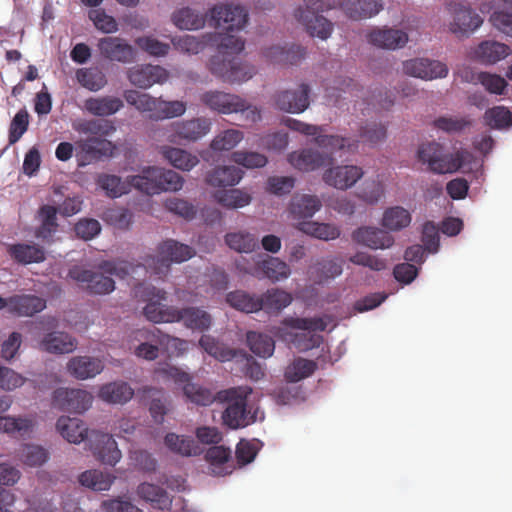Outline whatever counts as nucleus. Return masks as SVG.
I'll use <instances>...</instances> for the list:
<instances>
[{"label":"nucleus","instance_id":"obj_47","mask_svg":"<svg viewBox=\"0 0 512 512\" xmlns=\"http://www.w3.org/2000/svg\"><path fill=\"white\" fill-rule=\"evenodd\" d=\"M257 270L272 281L287 279L291 274L288 264L277 257H267V259L259 262Z\"/></svg>","mask_w":512,"mask_h":512},{"label":"nucleus","instance_id":"obj_20","mask_svg":"<svg viewBox=\"0 0 512 512\" xmlns=\"http://www.w3.org/2000/svg\"><path fill=\"white\" fill-rule=\"evenodd\" d=\"M211 125V120L205 117L176 121L170 126V137L195 142L210 132Z\"/></svg>","mask_w":512,"mask_h":512},{"label":"nucleus","instance_id":"obj_22","mask_svg":"<svg viewBox=\"0 0 512 512\" xmlns=\"http://www.w3.org/2000/svg\"><path fill=\"white\" fill-rule=\"evenodd\" d=\"M511 54V48L496 40L481 41L471 52V58L483 65H494Z\"/></svg>","mask_w":512,"mask_h":512},{"label":"nucleus","instance_id":"obj_23","mask_svg":"<svg viewBox=\"0 0 512 512\" xmlns=\"http://www.w3.org/2000/svg\"><path fill=\"white\" fill-rule=\"evenodd\" d=\"M452 12L453 22L450 24V29L454 34H470L483 23V19L478 13L461 4L454 5Z\"/></svg>","mask_w":512,"mask_h":512},{"label":"nucleus","instance_id":"obj_40","mask_svg":"<svg viewBox=\"0 0 512 512\" xmlns=\"http://www.w3.org/2000/svg\"><path fill=\"white\" fill-rule=\"evenodd\" d=\"M124 98L128 104L134 106L138 111L148 112L149 117L156 120V114L159 113L160 98L136 90H126Z\"/></svg>","mask_w":512,"mask_h":512},{"label":"nucleus","instance_id":"obj_6","mask_svg":"<svg viewBox=\"0 0 512 512\" xmlns=\"http://www.w3.org/2000/svg\"><path fill=\"white\" fill-rule=\"evenodd\" d=\"M200 101L209 109L220 114L245 113L247 120L257 122L261 119L260 111L248 104L240 96L222 91H206L200 95Z\"/></svg>","mask_w":512,"mask_h":512},{"label":"nucleus","instance_id":"obj_10","mask_svg":"<svg viewBox=\"0 0 512 512\" xmlns=\"http://www.w3.org/2000/svg\"><path fill=\"white\" fill-rule=\"evenodd\" d=\"M93 396L86 390L60 387L53 393V404L67 412L83 413L92 404Z\"/></svg>","mask_w":512,"mask_h":512},{"label":"nucleus","instance_id":"obj_1","mask_svg":"<svg viewBox=\"0 0 512 512\" xmlns=\"http://www.w3.org/2000/svg\"><path fill=\"white\" fill-rule=\"evenodd\" d=\"M195 251L188 245L168 239L157 246L156 255L146 254L142 263L134 264L125 260L102 261L99 269L106 274L114 275L120 279L135 273L138 267H144L151 275L158 278L167 276L172 263H181L193 257Z\"/></svg>","mask_w":512,"mask_h":512},{"label":"nucleus","instance_id":"obj_44","mask_svg":"<svg viewBox=\"0 0 512 512\" xmlns=\"http://www.w3.org/2000/svg\"><path fill=\"white\" fill-rule=\"evenodd\" d=\"M259 301L261 309L268 313H278L291 304L292 296L280 289H270L259 296Z\"/></svg>","mask_w":512,"mask_h":512},{"label":"nucleus","instance_id":"obj_5","mask_svg":"<svg viewBox=\"0 0 512 512\" xmlns=\"http://www.w3.org/2000/svg\"><path fill=\"white\" fill-rule=\"evenodd\" d=\"M135 295L146 302L143 314L153 323H173L176 308L163 304L167 300V292L144 283L138 284L134 289Z\"/></svg>","mask_w":512,"mask_h":512},{"label":"nucleus","instance_id":"obj_58","mask_svg":"<svg viewBox=\"0 0 512 512\" xmlns=\"http://www.w3.org/2000/svg\"><path fill=\"white\" fill-rule=\"evenodd\" d=\"M484 121L492 129H506L512 125V114L504 106H495L485 111Z\"/></svg>","mask_w":512,"mask_h":512},{"label":"nucleus","instance_id":"obj_46","mask_svg":"<svg viewBox=\"0 0 512 512\" xmlns=\"http://www.w3.org/2000/svg\"><path fill=\"white\" fill-rule=\"evenodd\" d=\"M226 301L234 309L245 313H253L261 310L259 297L242 290H236L228 293Z\"/></svg>","mask_w":512,"mask_h":512},{"label":"nucleus","instance_id":"obj_2","mask_svg":"<svg viewBox=\"0 0 512 512\" xmlns=\"http://www.w3.org/2000/svg\"><path fill=\"white\" fill-rule=\"evenodd\" d=\"M252 394L249 386H238L217 392V402L226 403L222 413L223 424L230 429L247 427L257 420V412L248 406L247 399Z\"/></svg>","mask_w":512,"mask_h":512},{"label":"nucleus","instance_id":"obj_26","mask_svg":"<svg viewBox=\"0 0 512 512\" xmlns=\"http://www.w3.org/2000/svg\"><path fill=\"white\" fill-rule=\"evenodd\" d=\"M306 50L300 45L292 44L289 47L274 45L264 49L263 56L267 61L280 65H294L304 59Z\"/></svg>","mask_w":512,"mask_h":512},{"label":"nucleus","instance_id":"obj_11","mask_svg":"<svg viewBox=\"0 0 512 512\" xmlns=\"http://www.w3.org/2000/svg\"><path fill=\"white\" fill-rule=\"evenodd\" d=\"M112 148L110 141L100 137H88L75 141V157L78 166L84 167L109 155Z\"/></svg>","mask_w":512,"mask_h":512},{"label":"nucleus","instance_id":"obj_35","mask_svg":"<svg viewBox=\"0 0 512 512\" xmlns=\"http://www.w3.org/2000/svg\"><path fill=\"white\" fill-rule=\"evenodd\" d=\"M171 20L181 30H198L205 26L206 14L190 7H183L173 12Z\"/></svg>","mask_w":512,"mask_h":512},{"label":"nucleus","instance_id":"obj_64","mask_svg":"<svg viewBox=\"0 0 512 512\" xmlns=\"http://www.w3.org/2000/svg\"><path fill=\"white\" fill-rule=\"evenodd\" d=\"M29 117L25 108L15 114L9 126L8 142L10 145L17 143L26 133L29 127Z\"/></svg>","mask_w":512,"mask_h":512},{"label":"nucleus","instance_id":"obj_17","mask_svg":"<svg viewBox=\"0 0 512 512\" xmlns=\"http://www.w3.org/2000/svg\"><path fill=\"white\" fill-rule=\"evenodd\" d=\"M352 240L372 250H385L393 246L395 239L388 230L375 226H361L352 232Z\"/></svg>","mask_w":512,"mask_h":512},{"label":"nucleus","instance_id":"obj_9","mask_svg":"<svg viewBox=\"0 0 512 512\" xmlns=\"http://www.w3.org/2000/svg\"><path fill=\"white\" fill-rule=\"evenodd\" d=\"M248 13L244 7L229 3L215 5L210 10L209 25L226 32L239 31L245 27Z\"/></svg>","mask_w":512,"mask_h":512},{"label":"nucleus","instance_id":"obj_62","mask_svg":"<svg viewBox=\"0 0 512 512\" xmlns=\"http://www.w3.org/2000/svg\"><path fill=\"white\" fill-rule=\"evenodd\" d=\"M199 345L206 353L220 361L231 360L234 357V352L231 349L225 347L210 335H202Z\"/></svg>","mask_w":512,"mask_h":512},{"label":"nucleus","instance_id":"obj_42","mask_svg":"<svg viewBox=\"0 0 512 512\" xmlns=\"http://www.w3.org/2000/svg\"><path fill=\"white\" fill-rule=\"evenodd\" d=\"M137 494L143 500L150 502L154 508L164 510L171 505V499L165 489L151 484L142 483L137 488Z\"/></svg>","mask_w":512,"mask_h":512},{"label":"nucleus","instance_id":"obj_50","mask_svg":"<svg viewBox=\"0 0 512 512\" xmlns=\"http://www.w3.org/2000/svg\"><path fill=\"white\" fill-rule=\"evenodd\" d=\"M225 243L239 253H251L258 247L255 235L246 231L227 233Z\"/></svg>","mask_w":512,"mask_h":512},{"label":"nucleus","instance_id":"obj_7","mask_svg":"<svg viewBox=\"0 0 512 512\" xmlns=\"http://www.w3.org/2000/svg\"><path fill=\"white\" fill-rule=\"evenodd\" d=\"M306 6L295 10V18L305 26L312 37L326 40L333 31V24L319 12L330 9L333 5L330 0H305Z\"/></svg>","mask_w":512,"mask_h":512},{"label":"nucleus","instance_id":"obj_31","mask_svg":"<svg viewBox=\"0 0 512 512\" xmlns=\"http://www.w3.org/2000/svg\"><path fill=\"white\" fill-rule=\"evenodd\" d=\"M46 308V300L30 294L10 297V313L17 316H33Z\"/></svg>","mask_w":512,"mask_h":512},{"label":"nucleus","instance_id":"obj_25","mask_svg":"<svg viewBox=\"0 0 512 512\" xmlns=\"http://www.w3.org/2000/svg\"><path fill=\"white\" fill-rule=\"evenodd\" d=\"M77 344V340L66 332L51 331L39 341L38 347L50 354H68L76 349Z\"/></svg>","mask_w":512,"mask_h":512},{"label":"nucleus","instance_id":"obj_54","mask_svg":"<svg viewBox=\"0 0 512 512\" xmlns=\"http://www.w3.org/2000/svg\"><path fill=\"white\" fill-rule=\"evenodd\" d=\"M234 60L235 57L218 53L210 59L209 69L213 75L221 78L224 82L237 80L239 79L237 72L230 70Z\"/></svg>","mask_w":512,"mask_h":512},{"label":"nucleus","instance_id":"obj_45","mask_svg":"<svg viewBox=\"0 0 512 512\" xmlns=\"http://www.w3.org/2000/svg\"><path fill=\"white\" fill-rule=\"evenodd\" d=\"M73 129L85 135L99 136L100 138L112 134L116 127L113 122L107 119L83 120L73 124Z\"/></svg>","mask_w":512,"mask_h":512},{"label":"nucleus","instance_id":"obj_8","mask_svg":"<svg viewBox=\"0 0 512 512\" xmlns=\"http://www.w3.org/2000/svg\"><path fill=\"white\" fill-rule=\"evenodd\" d=\"M162 372L175 383L183 385V394L188 401L199 406H208L217 402V393L191 381V376L175 366H167Z\"/></svg>","mask_w":512,"mask_h":512},{"label":"nucleus","instance_id":"obj_56","mask_svg":"<svg viewBox=\"0 0 512 512\" xmlns=\"http://www.w3.org/2000/svg\"><path fill=\"white\" fill-rule=\"evenodd\" d=\"M97 184L106 191L107 195L112 198L120 197L130 191V177L127 181H122L119 176L102 174L97 179Z\"/></svg>","mask_w":512,"mask_h":512},{"label":"nucleus","instance_id":"obj_12","mask_svg":"<svg viewBox=\"0 0 512 512\" xmlns=\"http://www.w3.org/2000/svg\"><path fill=\"white\" fill-rule=\"evenodd\" d=\"M89 444L93 455L104 464L114 466L121 459V451L110 434L93 430L90 432Z\"/></svg>","mask_w":512,"mask_h":512},{"label":"nucleus","instance_id":"obj_33","mask_svg":"<svg viewBox=\"0 0 512 512\" xmlns=\"http://www.w3.org/2000/svg\"><path fill=\"white\" fill-rule=\"evenodd\" d=\"M341 6L353 20L371 18L383 9L382 3L377 0H343Z\"/></svg>","mask_w":512,"mask_h":512},{"label":"nucleus","instance_id":"obj_28","mask_svg":"<svg viewBox=\"0 0 512 512\" xmlns=\"http://www.w3.org/2000/svg\"><path fill=\"white\" fill-rule=\"evenodd\" d=\"M368 41L383 49L395 50L408 42V35L399 29H375L368 34Z\"/></svg>","mask_w":512,"mask_h":512},{"label":"nucleus","instance_id":"obj_43","mask_svg":"<svg viewBox=\"0 0 512 512\" xmlns=\"http://www.w3.org/2000/svg\"><path fill=\"white\" fill-rule=\"evenodd\" d=\"M213 198L222 207L227 209L243 208L251 203L249 193L240 189L219 190L213 193Z\"/></svg>","mask_w":512,"mask_h":512},{"label":"nucleus","instance_id":"obj_37","mask_svg":"<svg viewBox=\"0 0 512 512\" xmlns=\"http://www.w3.org/2000/svg\"><path fill=\"white\" fill-rule=\"evenodd\" d=\"M7 251L11 258L20 264L40 263L45 260L44 249L36 244H12Z\"/></svg>","mask_w":512,"mask_h":512},{"label":"nucleus","instance_id":"obj_18","mask_svg":"<svg viewBox=\"0 0 512 512\" xmlns=\"http://www.w3.org/2000/svg\"><path fill=\"white\" fill-rule=\"evenodd\" d=\"M127 78L132 85L147 89L154 84L164 83L168 78V72L158 65L137 64L127 70Z\"/></svg>","mask_w":512,"mask_h":512},{"label":"nucleus","instance_id":"obj_32","mask_svg":"<svg viewBox=\"0 0 512 512\" xmlns=\"http://www.w3.org/2000/svg\"><path fill=\"white\" fill-rule=\"evenodd\" d=\"M242 171L235 166H220L207 172L205 182L214 188L235 186L242 178Z\"/></svg>","mask_w":512,"mask_h":512},{"label":"nucleus","instance_id":"obj_16","mask_svg":"<svg viewBox=\"0 0 512 512\" xmlns=\"http://www.w3.org/2000/svg\"><path fill=\"white\" fill-rule=\"evenodd\" d=\"M309 85L302 83L296 90H283L275 94L276 107L284 112L298 114L309 107Z\"/></svg>","mask_w":512,"mask_h":512},{"label":"nucleus","instance_id":"obj_15","mask_svg":"<svg viewBox=\"0 0 512 512\" xmlns=\"http://www.w3.org/2000/svg\"><path fill=\"white\" fill-rule=\"evenodd\" d=\"M364 175L361 167L356 165H337L323 173V181L338 190L346 191L353 187Z\"/></svg>","mask_w":512,"mask_h":512},{"label":"nucleus","instance_id":"obj_21","mask_svg":"<svg viewBox=\"0 0 512 512\" xmlns=\"http://www.w3.org/2000/svg\"><path fill=\"white\" fill-rule=\"evenodd\" d=\"M69 275L75 281L85 283L86 289L92 294H109L115 289L114 280L102 273L74 267L69 271Z\"/></svg>","mask_w":512,"mask_h":512},{"label":"nucleus","instance_id":"obj_63","mask_svg":"<svg viewBox=\"0 0 512 512\" xmlns=\"http://www.w3.org/2000/svg\"><path fill=\"white\" fill-rule=\"evenodd\" d=\"M243 137L244 135L240 130L228 129L215 136L211 141L210 147L214 151H229L233 149Z\"/></svg>","mask_w":512,"mask_h":512},{"label":"nucleus","instance_id":"obj_60","mask_svg":"<svg viewBox=\"0 0 512 512\" xmlns=\"http://www.w3.org/2000/svg\"><path fill=\"white\" fill-rule=\"evenodd\" d=\"M165 445L174 453L182 456L195 454V442L191 437L168 433L164 438Z\"/></svg>","mask_w":512,"mask_h":512},{"label":"nucleus","instance_id":"obj_29","mask_svg":"<svg viewBox=\"0 0 512 512\" xmlns=\"http://www.w3.org/2000/svg\"><path fill=\"white\" fill-rule=\"evenodd\" d=\"M57 431L70 443L79 444L89 440L90 433L85 423L78 418L61 416L56 423Z\"/></svg>","mask_w":512,"mask_h":512},{"label":"nucleus","instance_id":"obj_57","mask_svg":"<svg viewBox=\"0 0 512 512\" xmlns=\"http://www.w3.org/2000/svg\"><path fill=\"white\" fill-rule=\"evenodd\" d=\"M154 175V177H157L159 194L161 192L179 191L184 185L183 177L173 170L157 167V171L154 172Z\"/></svg>","mask_w":512,"mask_h":512},{"label":"nucleus","instance_id":"obj_14","mask_svg":"<svg viewBox=\"0 0 512 512\" xmlns=\"http://www.w3.org/2000/svg\"><path fill=\"white\" fill-rule=\"evenodd\" d=\"M446 64L427 58H415L403 62V72L406 75L422 80L445 78L448 75Z\"/></svg>","mask_w":512,"mask_h":512},{"label":"nucleus","instance_id":"obj_38","mask_svg":"<svg viewBox=\"0 0 512 512\" xmlns=\"http://www.w3.org/2000/svg\"><path fill=\"white\" fill-rule=\"evenodd\" d=\"M412 221L411 213L402 206H392L384 210L381 226L389 232L401 231Z\"/></svg>","mask_w":512,"mask_h":512},{"label":"nucleus","instance_id":"obj_59","mask_svg":"<svg viewBox=\"0 0 512 512\" xmlns=\"http://www.w3.org/2000/svg\"><path fill=\"white\" fill-rule=\"evenodd\" d=\"M301 225L302 231L321 240H334L340 236L339 228L332 224L303 222Z\"/></svg>","mask_w":512,"mask_h":512},{"label":"nucleus","instance_id":"obj_51","mask_svg":"<svg viewBox=\"0 0 512 512\" xmlns=\"http://www.w3.org/2000/svg\"><path fill=\"white\" fill-rule=\"evenodd\" d=\"M115 477L110 473H104L100 470H87L79 476L81 485L94 491H106L110 488Z\"/></svg>","mask_w":512,"mask_h":512},{"label":"nucleus","instance_id":"obj_27","mask_svg":"<svg viewBox=\"0 0 512 512\" xmlns=\"http://www.w3.org/2000/svg\"><path fill=\"white\" fill-rule=\"evenodd\" d=\"M173 322H183L184 326L197 331H206L212 324L211 315L198 307L176 308Z\"/></svg>","mask_w":512,"mask_h":512},{"label":"nucleus","instance_id":"obj_19","mask_svg":"<svg viewBox=\"0 0 512 512\" xmlns=\"http://www.w3.org/2000/svg\"><path fill=\"white\" fill-rule=\"evenodd\" d=\"M288 162L297 170L312 172L321 167L332 164L334 158L313 148H303L291 152Z\"/></svg>","mask_w":512,"mask_h":512},{"label":"nucleus","instance_id":"obj_55","mask_svg":"<svg viewBox=\"0 0 512 512\" xmlns=\"http://www.w3.org/2000/svg\"><path fill=\"white\" fill-rule=\"evenodd\" d=\"M247 343L250 350L259 357H270L275 349V342L269 335L259 332H248Z\"/></svg>","mask_w":512,"mask_h":512},{"label":"nucleus","instance_id":"obj_36","mask_svg":"<svg viewBox=\"0 0 512 512\" xmlns=\"http://www.w3.org/2000/svg\"><path fill=\"white\" fill-rule=\"evenodd\" d=\"M160 153L173 167L182 171H190L199 164L196 155L181 148L162 146Z\"/></svg>","mask_w":512,"mask_h":512},{"label":"nucleus","instance_id":"obj_13","mask_svg":"<svg viewBox=\"0 0 512 512\" xmlns=\"http://www.w3.org/2000/svg\"><path fill=\"white\" fill-rule=\"evenodd\" d=\"M98 50L102 57L119 63H132L136 59V50L123 38L108 36L98 42Z\"/></svg>","mask_w":512,"mask_h":512},{"label":"nucleus","instance_id":"obj_24","mask_svg":"<svg viewBox=\"0 0 512 512\" xmlns=\"http://www.w3.org/2000/svg\"><path fill=\"white\" fill-rule=\"evenodd\" d=\"M104 366L103 360L98 357L74 356L67 363V371L78 380H86L99 375Z\"/></svg>","mask_w":512,"mask_h":512},{"label":"nucleus","instance_id":"obj_30","mask_svg":"<svg viewBox=\"0 0 512 512\" xmlns=\"http://www.w3.org/2000/svg\"><path fill=\"white\" fill-rule=\"evenodd\" d=\"M124 107L123 101L115 96L90 97L85 100V110L97 117H107L116 114Z\"/></svg>","mask_w":512,"mask_h":512},{"label":"nucleus","instance_id":"obj_53","mask_svg":"<svg viewBox=\"0 0 512 512\" xmlns=\"http://www.w3.org/2000/svg\"><path fill=\"white\" fill-rule=\"evenodd\" d=\"M316 368L315 361L299 357L286 367L284 376L288 382L295 383L312 375Z\"/></svg>","mask_w":512,"mask_h":512},{"label":"nucleus","instance_id":"obj_39","mask_svg":"<svg viewBox=\"0 0 512 512\" xmlns=\"http://www.w3.org/2000/svg\"><path fill=\"white\" fill-rule=\"evenodd\" d=\"M321 207V202L316 196H294L289 206V212L294 219L304 220L311 218Z\"/></svg>","mask_w":512,"mask_h":512},{"label":"nucleus","instance_id":"obj_3","mask_svg":"<svg viewBox=\"0 0 512 512\" xmlns=\"http://www.w3.org/2000/svg\"><path fill=\"white\" fill-rule=\"evenodd\" d=\"M329 317L299 318L286 317L282 321V326L275 327L273 333L279 339L292 344L300 351H307L318 347L322 341L321 336H307L306 334L294 333L288 328L298 329L309 332L325 331Z\"/></svg>","mask_w":512,"mask_h":512},{"label":"nucleus","instance_id":"obj_4","mask_svg":"<svg viewBox=\"0 0 512 512\" xmlns=\"http://www.w3.org/2000/svg\"><path fill=\"white\" fill-rule=\"evenodd\" d=\"M417 158L435 174H451L470 163L473 155L464 149L455 153H445L444 146L436 141L422 143L417 150Z\"/></svg>","mask_w":512,"mask_h":512},{"label":"nucleus","instance_id":"obj_61","mask_svg":"<svg viewBox=\"0 0 512 512\" xmlns=\"http://www.w3.org/2000/svg\"><path fill=\"white\" fill-rule=\"evenodd\" d=\"M473 79L491 94L503 95L508 86L507 81L503 77L489 72H479L473 76Z\"/></svg>","mask_w":512,"mask_h":512},{"label":"nucleus","instance_id":"obj_41","mask_svg":"<svg viewBox=\"0 0 512 512\" xmlns=\"http://www.w3.org/2000/svg\"><path fill=\"white\" fill-rule=\"evenodd\" d=\"M315 144L320 148L326 150L325 154L333 158V154L347 150L354 151L357 148V141H351L349 138H344L338 135H324L319 133L314 138Z\"/></svg>","mask_w":512,"mask_h":512},{"label":"nucleus","instance_id":"obj_52","mask_svg":"<svg viewBox=\"0 0 512 512\" xmlns=\"http://www.w3.org/2000/svg\"><path fill=\"white\" fill-rule=\"evenodd\" d=\"M41 225L36 230V237L49 240L57 231V209L51 205H44L40 208Z\"/></svg>","mask_w":512,"mask_h":512},{"label":"nucleus","instance_id":"obj_48","mask_svg":"<svg viewBox=\"0 0 512 512\" xmlns=\"http://www.w3.org/2000/svg\"><path fill=\"white\" fill-rule=\"evenodd\" d=\"M155 171H157L156 166H149L143 168L140 174L130 176L131 186L147 195L159 194L157 177H154Z\"/></svg>","mask_w":512,"mask_h":512},{"label":"nucleus","instance_id":"obj_49","mask_svg":"<svg viewBox=\"0 0 512 512\" xmlns=\"http://www.w3.org/2000/svg\"><path fill=\"white\" fill-rule=\"evenodd\" d=\"M79 84L89 91H99L107 84L106 75L97 67L81 68L76 72Z\"/></svg>","mask_w":512,"mask_h":512},{"label":"nucleus","instance_id":"obj_34","mask_svg":"<svg viewBox=\"0 0 512 512\" xmlns=\"http://www.w3.org/2000/svg\"><path fill=\"white\" fill-rule=\"evenodd\" d=\"M134 390L124 381H115L103 385L98 393L101 400L111 404H125L132 399Z\"/></svg>","mask_w":512,"mask_h":512}]
</instances>
